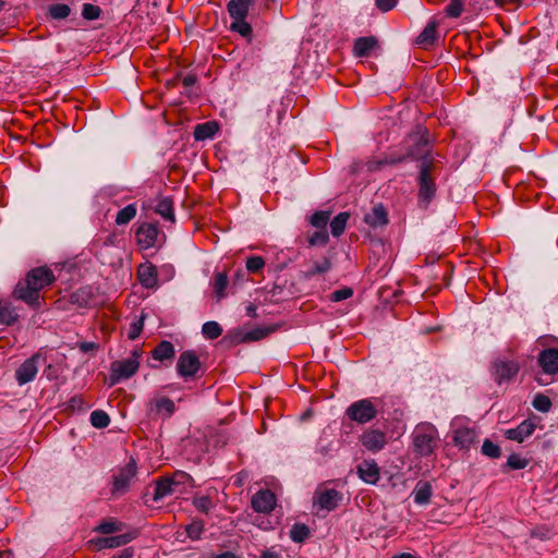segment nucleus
I'll use <instances>...</instances> for the list:
<instances>
[{"instance_id":"nucleus-16","label":"nucleus","mask_w":558,"mask_h":558,"mask_svg":"<svg viewBox=\"0 0 558 558\" xmlns=\"http://www.w3.org/2000/svg\"><path fill=\"white\" fill-rule=\"evenodd\" d=\"M136 537V532H128L114 536L98 537L95 539V545L98 549L104 548H118L132 542Z\"/></svg>"},{"instance_id":"nucleus-29","label":"nucleus","mask_w":558,"mask_h":558,"mask_svg":"<svg viewBox=\"0 0 558 558\" xmlns=\"http://www.w3.org/2000/svg\"><path fill=\"white\" fill-rule=\"evenodd\" d=\"M218 131V126L214 122H206L203 124H198L195 128L194 136L196 140H206L213 137Z\"/></svg>"},{"instance_id":"nucleus-44","label":"nucleus","mask_w":558,"mask_h":558,"mask_svg":"<svg viewBox=\"0 0 558 558\" xmlns=\"http://www.w3.org/2000/svg\"><path fill=\"white\" fill-rule=\"evenodd\" d=\"M529 461L517 453H512L509 456L507 460V466L511 470H522L526 468Z\"/></svg>"},{"instance_id":"nucleus-23","label":"nucleus","mask_w":558,"mask_h":558,"mask_svg":"<svg viewBox=\"0 0 558 558\" xmlns=\"http://www.w3.org/2000/svg\"><path fill=\"white\" fill-rule=\"evenodd\" d=\"M437 27L438 23L430 21L417 36L416 44L422 48L432 46L437 40Z\"/></svg>"},{"instance_id":"nucleus-18","label":"nucleus","mask_w":558,"mask_h":558,"mask_svg":"<svg viewBox=\"0 0 558 558\" xmlns=\"http://www.w3.org/2000/svg\"><path fill=\"white\" fill-rule=\"evenodd\" d=\"M535 428V420L527 418L519 424L515 428L507 429L506 437L510 440L522 442L525 438L530 437L534 433Z\"/></svg>"},{"instance_id":"nucleus-51","label":"nucleus","mask_w":558,"mask_h":558,"mask_svg":"<svg viewBox=\"0 0 558 558\" xmlns=\"http://www.w3.org/2000/svg\"><path fill=\"white\" fill-rule=\"evenodd\" d=\"M204 531V524L201 521H194L186 526V533L190 538L198 539Z\"/></svg>"},{"instance_id":"nucleus-34","label":"nucleus","mask_w":558,"mask_h":558,"mask_svg":"<svg viewBox=\"0 0 558 558\" xmlns=\"http://www.w3.org/2000/svg\"><path fill=\"white\" fill-rule=\"evenodd\" d=\"M202 332L205 338L214 340L221 336L222 328L217 322H207L203 325Z\"/></svg>"},{"instance_id":"nucleus-9","label":"nucleus","mask_w":558,"mask_h":558,"mask_svg":"<svg viewBox=\"0 0 558 558\" xmlns=\"http://www.w3.org/2000/svg\"><path fill=\"white\" fill-rule=\"evenodd\" d=\"M493 369V377L495 381L500 385L513 379L517 376L520 366L518 362L513 360L497 359L494 362Z\"/></svg>"},{"instance_id":"nucleus-36","label":"nucleus","mask_w":558,"mask_h":558,"mask_svg":"<svg viewBox=\"0 0 558 558\" xmlns=\"http://www.w3.org/2000/svg\"><path fill=\"white\" fill-rule=\"evenodd\" d=\"M123 523L117 520H108L100 523L96 531L102 534H111L116 532H120L123 529Z\"/></svg>"},{"instance_id":"nucleus-45","label":"nucleus","mask_w":558,"mask_h":558,"mask_svg":"<svg viewBox=\"0 0 558 558\" xmlns=\"http://www.w3.org/2000/svg\"><path fill=\"white\" fill-rule=\"evenodd\" d=\"M483 454L496 459L500 457V448L489 439H485L482 446Z\"/></svg>"},{"instance_id":"nucleus-64","label":"nucleus","mask_w":558,"mask_h":558,"mask_svg":"<svg viewBox=\"0 0 558 558\" xmlns=\"http://www.w3.org/2000/svg\"><path fill=\"white\" fill-rule=\"evenodd\" d=\"M4 7V2L2 0H0V11L3 9Z\"/></svg>"},{"instance_id":"nucleus-35","label":"nucleus","mask_w":558,"mask_h":558,"mask_svg":"<svg viewBox=\"0 0 558 558\" xmlns=\"http://www.w3.org/2000/svg\"><path fill=\"white\" fill-rule=\"evenodd\" d=\"M90 423L96 428H105L109 425L110 417L105 411L96 410L90 414Z\"/></svg>"},{"instance_id":"nucleus-25","label":"nucleus","mask_w":558,"mask_h":558,"mask_svg":"<svg viewBox=\"0 0 558 558\" xmlns=\"http://www.w3.org/2000/svg\"><path fill=\"white\" fill-rule=\"evenodd\" d=\"M433 487L429 482L420 481L412 493L414 502L424 506L430 501Z\"/></svg>"},{"instance_id":"nucleus-62","label":"nucleus","mask_w":558,"mask_h":558,"mask_svg":"<svg viewBox=\"0 0 558 558\" xmlns=\"http://www.w3.org/2000/svg\"><path fill=\"white\" fill-rule=\"evenodd\" d=\"M216 558H236V556L231 551H225V553L216 556Z\"/></svg>"},{"instance_id":"nucleus-8","label":"nucleus","mask_w":558,"mask_h":558,"mask_svg":"<svg viewBox=\"0 0 558 558\" xmlns=\"http://www.w3.org/2000/svg\"><path fill=\"white\" fill-rule=\"evenodd\" d=\"M41 361H45V357L40 353H36L19 366L15 371V378L20 386L35 379Z\"/></svg>"},{"instance_id":"nucleus-47","label":"nucleus","mask_w":558,"mask_h":558,"mask_svg":"<svg viewBox=\"0 0 558 558\" xmlns=\"http://www.w3.org/2000/svg\"><path fill=\"white\" fill-rule=\"evenodd\" d=\"M446 12L450 17H459L463 12V0H450L446 8Z\"/></svg>"},{"instance_id":"nucleus-2","label":"nucleus","mask_w":558,"mask_h":558,"mask_svg":"<svg viewBox=\"0 0 558 558\" xmlns=\"http://www.w3.org/2000/svg\"><path fill=\"white\" fill-rule=\"evenodd\" d=\"M412 440L415 452L422 457H428L438 447L439 436L433 424L421 423L414 428Z\"/></svg>"},{"instance_id":"nucleus-15","label":"nucleus","mask_w":558,"mask_h":558,"mask_svg":"<svg viewBox=\"0 0 558 558\" xmlns=\"http://www.w3.org/2000/svg\"><path fill=\"white\" fill-rule=\"evenodd\" d=\"M135 236L141 248H150L156 244L158 228L153 223H143L138 227Z\"/></svg>"},{"instance_id":"nucleus-46","label":"nucleus","mask_w":558,"mask_h":558,"mask_svg":"<svg viewBox=\"0 0 558 558\" xmlns=\"http://www.w3.org/2000/svg\"><path fill=\"white\" fill-rule=\"evenodd\" d=\"M101 9L98 5L85 3L83 5L82 15L85 20H97L100 16Z\"/></svg>"},{"instance_id":"nucleus-10","label":"nucleus","mask_w":558,"mask_h":558,"mask_svg":"<svg viewBox=\"0 0 558 558\" xmlns=\"http://www.w3.org/2000/svg\"><path fill=\"white\" fill-rule=\"evenodd\" d=\"M191 477L184 472L177 473L172 478H160L156 483L154 492V500H161L162 498L174 493V485L184 483Z\"/></svg>"},{"instance_id":"nucleus-5","label":"nucleus","mask_w":558,"mask_h":558,"mask_svg":"<svg viewBox=\"0 0 558 558\" xmlns=\"http://www.w3.org/2000/svg\"><path fill=\"white\" fill-rule=\"evenodd\" d=\"M452 440L461 449H469L477 440L474 426L463 417H457L451 423Z\"/></svg>"},{"instance_id":"nucleus-11","label":"nucleus","mask_w":558,"mask_h":558,"mask_svg":"<svg viewBox=\"0 0 558 558\" xmlns=\"http://www.w3.org/2000/svg\"><path fill=\"white\" fill-rule=\"evenodd\" d=\"M201 362L193 351H184L180 354L177 371L181 377H193L199 369Z\"/></svg>"},{"instance_id":"nucleus-32","label":"nucleus","mask_w":558,"mask_h":558,"mask_svg":"<svg viewBox=\"0 0 558 558\" xmlns=\"http://www.w3.org/2000/svg\"><path fill=\"white\" fill-rule=\"evenodd\" d=\"M17 319V314L8 302L0 301V324L11 325Z\"/></svg>"},{"instance_id":"nucleus-61","label":"nucleus","mask_w":558,"mask_h":558,"mask_svg":"<svg viewBox=\"0 0 558 558\" xmlns=\"http://www.w3.org/2000/svg\"><path fill=\"white\" fill-rule=\"evenodd\" d=\"M392 558H420V557L412 555L410 553H402V554L395 555Z\"/></svg>"},{"instance_id":"nucleus-22","label":"nucleus","mask_w":558,"mask_h":558,"mask_svg":"<svg viewBox=\"0 0 558 558\" xmlns=\"http://www.w3.org/2000/svg\"><path fill=\"white\" fill-rule=\"evenodd\" d=\"M364 221L372 228H378L388 223L387 211L383 205H376L366 214Z\"/></svg>"},{"instance_id":"nucleus-38","label":"nucleus","mask_w":558,"mask_h":558,"mask_svg":"<svg viewBox=\"0 0 558 558\" xmlns=\"http://www.w3.org/2000/svg\"><path fill=\"white\" fill-rule=\"evenodd\" d=\"M246 17L233 19L230 25L231 31L239 33L243 37H247L252 33L251 25L245 21Z\"/></svg>"},{"instance_id":"nucleus-31","label":"nucleus","mask_w":558,"mask_h":558,"mask_svg":"<svg viewBox=\"0 0 558 558\" xmlns=\"http://www.w3.org/2000/svg\"><path fill=\"white\" fill-rule=\"evenodd\" d=\"M136 213H137V209L134 204H130V205L125 206L124 208H122L121 210L118 211V214L116 216V223L118 226L129 223L132 219L135 218Z\"/></svg>"},{"instance_id":"nucleus-30","label":"nucleus","mask_w":558,"mask_h":558,"mask_svg":"<svg viewBox=\"0 0 558 558\" xmlns=\"http://www.w3.org/2000/svg\"><path fill=\"white\" fill-rule=\"evenodd\" d=\"M349 214L343 211L338 214L331 221H330V230L333 236H339L344 232L347 222L349 220Z\"/></svg>"},{"instance_id":"nucleus-19","label":"nucleus","mask_w":558,"mask_h":558,"mask_svg":"<svg viewBox=\"0 0 558 558\" xmlns=\"http://www.w3.org/2000/svg\"><path fill=\"white\" fill-rule=\"evenodd\" d=\"M148 411L158 415L171 416L175 411L174 402L168 397H157L147 404Z\"/></svg>"},{"instance_id":"nucleus-21","label":"nucleus","mask_w":558,"mask_h":558,"mask_svg":"<svg viewBox=\"0 0 558 558\" xmlns=\"http://www.w3.org/2000/svg\"><path fill=\"white\" fill-rule=\"evenodd\" d=\"M357 474L367 484H376L379 480V468L374 460H364L357 465Z\"/></svg>"},{"instance_id":"nucleus-12","label":"nucleus","mask_w":558,"mask_h":558,"mask_svg":"<svg viewBox=\"0 0 558 558\" xmlns=\"http://www.w3.org/2000/svg\"><path fill=\"white\" fill-rule=\"evenodd\" d=\"M342 499V494L333 488H318L315 493L314 504L320 509L331 511L336 509Z\"/></svg>"},{"instance_id":"nucleus-43","label":"nucleus","mask_w":558,"mask_h":558,"mask_svg":"<svg viewBox=\"0 0 558 558\" xmlns=\"http://www.w3.org/2000/svg\"><path fill=\"white\" fill-rule=\"evenodd\" d=\"M269 335V329L265 328H255L253 330H250L245 332L242 336V341H257L260 340Z\"/></svg>"},{"instance_id":"nucleus-1","label":"nucleus","mask_w":558,"mask_h":558,"mask_svg":"<svg viewBox=\"0 0 558 558\" xmlns=\"http://www.w3.org/2000/svg\"><path fill=\"white\" fill-rule=\"evenodd\" d=\"M54 275L47 267L32 269L24 281H20L14 289V296L29 305L39 303V291L54 281Z\"/></svg>"},{"instance_id":"nucleus-17","label":"nucleus","mask_w":558,"mask_h":558,"mask_svg":"<svg viewBox=\"0 0 558 558\" xmlns=\"http://www.w3.org/2000/svg\"><path fill=\"white\" fill-rule=\"evenodd\" d=\"M538 365L546 375L558 373V349H545L538 355Z\"/></svg>"},{"instance_id":"nucleus-3","label":"nucleus","mask_w":558,"mask_h":558,"mask_svg":"<svg viewBox=\"0 0 558 558\" xmlns=\"http://www.w3.org/2000/svg\"><path fill=\"white\" fill-rule=\"evenodd\" d=\"M377 401L365 398L352 402L345 410V416L357 424H366L373 421L378 413Z\"/></svg>"},{"instance_id":"nucleus-50","label":"nucleus","mask_w":558,"mask_h":558,"mask_svg":"<svg viewBox=\"0 0 558 558\" xmlns=\"http://www.w3.org/2000/svg\"><path fill=\"white\" fill-rule=\"evenodd\" d=\"M533 407L541 412H548L551 407V402L548 397L544 395H536L533 400Z\"/></svg>"},{"instance_id":"nucleus-20","label":"nucleus","mask_w":558,"mask_h":558,"mask_svg":"<svg viewBox=\"0 0 558 558\" xmlns=\"http://www.w3.org/2000/svg\"><path fill=\"white\" fill-rule=\"evenodd\" d=\"M137 278L143 287L153 289L157 287V269L150 263L141 264L137 268Z\"/></svg>"},{"instance_id":"nucleus-13","label":"nucleus","mask_w":558,"mask_h":558,"mask_svg":"<svg viewBox=\"0 0 558 558\" xmlns=\"http://www.w3.org/2000/svg\"><path fill=\"white\" fill-rule=\"evenodd\" d=\"M276 506V496L269 489L257 492L252 498V507L256 512L269 513Z\"/></svg>"},{"instance_id":"nucleus-27","label":"nucleus","mask_w":558,"mask_h":558,"mask_svg":"<svg viewBox=\"0 0 558 558\" xmlns=\"http://www.w3.org/2000/svg\"><path fill=\"white\" fill-rule=\"evenodd\" d=\"M155 211L160 215L165 220L174 222V208L171 197H161L157 204Z\"/></svg>"},{"instance_id":"nucleus-56","label":"nucleus","mask_w":558,"mask_h":558,"mask_svg":"<svg viewBox=\"0 0 558 558\" xmlns=\"http://www.w3.org/2000/svg\"><path fill=\"white\" fill-rule=\"evenodd\" d=\"M327 241V235L326 234H320V233H315L312 238H311V244H316L318 242H322V243H325Z\"/></svg>"},{"instance_id":"nucleus-58","label":"nucleus","mask_w":558,"mask_h":558,"mask_svg":"<svg viewBox=\"0 0 558 558\" xmlns=\"http://www.w3.org/2000/svg\"><path fill=\"white\" fill-rule=\"evenodd\" d=\"M80 348L82 351L88 352V351L96 349V344L94 342H83V343H81Z\"/></svg>"},{"instance_id":"nucleus-54","label":"nucleus","mask_w":558,"mask_h":558,"mask_svg":"<svg viewBox=\"0 0 558 558\" xmlns=\"http://www.w3.org/2000/svg\"><path fill=\"white\" fill-rule=\"evenodd\" d=\"M398 0H375L376 7L381 12H388L393 9L397 4Z\"/></svg>"},{"instance_id":"nucleus-55","label":"nucleus","mask_w":558,"mask_h":558,"mask_svg":"<svg viewBox=\"0 0 558 558\" xmlns=\"http://www.w3.org/2000/svg\"><path fill=\"white\" fill-rule=\"evenodd\" d=\"M69 407L72 410L82 411V410H86L88 408V404H86L81 397L75 396V397L71 398V400L69 402Z\"/></svg>"},{"instance_id":"nucleus-7","label":"nucleus","mask_w":558,"mask_h":558,"mask_svg":"<svg viewBox=\"0 0 558 558\" xmlns=\"http://www.w3.org/2000/svg\"><path fill=\"white\" fill-rule=\"evenodd\" d=\"M418 203L426 207L436 193V184L430 177V165L424 162L418 175Z\"/></svg>"},{"instance_id":"nucleus-57","label":"nucleus","mask_w":558,"mask_h":558,"mask_svg":"<svg viewBox=\"0 0 558 558\" xmlns=\"http://www.w3.org/2000/svg\"><path fill=\"white\" fill-rule=\"evenodd\" d=\"M195 82H196V77L194 75H186L183 77V81H182V83L185 87L193 86L195 84Z\"/></svg>"},{"instance_id":"nucleus-33","label":"nucleus","mask_w":558,"mask_h":558,"mask_svg":"<svg viewBox=\"0 0 558 558\" xmlns=\"http://www.w3.org/2000/svg\"><path fill=\"white\" fill-rule=\"evenodd\" d=\"M311 535V531L307 525L296 523L290 530V538L294 543H303Z\"/></svg>"},{"instance_id":"nucleus-42","label":"nucleus","mask_w":558,"mask_h":558,"mask_svg":"<svg viewBox=\"0 0 558 558\" xmlns=\"http://www.w3.org/2000/svg\"><path fill=\"white\" fill-rule=\"evenodd\" d=\"M144 327V316H141L140 318L134 319L129 327L128 337L131 340H135L140 337L142 330Z\"/></svg>"},{"instance_id":"nucleus-6","label":"nucleus","mask_w":558,"mask_h":558,"mask_svg":"<svg viewBox=\"0 0 558 558\" xmlns=\"http://www.w3.org/2000/svg\"><path fill=\"white\" fill-rule=\"evenodd\" d=\"M137 466L133 459H131L124 466L120 468L112 476L111 494L121 496L125 494L133 480L136 476Z\"/></svg>"},{"instance_id":"nucleus-59","label":"nucleus","mask_w":558,"mask_h":558,"mask_svg":"<svg viewBox=\"0 0 558 558\" xmlns=\"http://www.w3.org/2000/svg\"><path fill=\"white\" fill-rule=\"evenodd\" d=\"M260 558H279V555L272 550H265L262 553Z\"/></svg>"},{"instance_id":"nucleus-41","label":"nucleus","mask_w":558,"mask_h":558,"mask_svg":"<svg viewBox=\"0 0 558 558\" xmlns=\"http://www.w3.org/2000/svg\"><path fill=\"white\" fill-rule=\"evenodd\" d=\"M193 505L198 511L204 513H208L214 507L211 499L207 496L195 497Z\"/></svg>"},{"instance_id":"nucleus-4","label":"nucleus","mask_w":558,"mask_h":558,"mask_svg":"<svg viewBox=\"0 0 558 558\" xmlns=\"http://www.w3.org/2000/svg\"><path fill=\"white\" fill-rule=\"evenodd\" d=\"M141 352L134 350L132 355L121 361H114L110 366V385L113 386L123 379L132 377L140 367Z\"/></svg>"},{"instance_id":"nucleus-28","label":"nucleus","mask_w":558,"mask_h":558,"mask_svg":"<svg viewBox=\"0 0 558 558\" xmlns=\"http://www.w3.org/2000/svg\"><path fill=\"white\" fill-rule=\"evenodd\" d=\"M157 361L172 360L174 356V347L170 341H161L151 352Z\"/></svg>"},{"instance_id":"nucleus-14","label":"nucleus","mask_w":558,"mask_h":558,"mask_svg":"<svg viewBox=\"0 0 558 558\" xmlns=\"http://www.w3.org/2000/svg\"><path fill=\"white\" fill-rule=\"evenodd\" d=\"M362 445L369 451L377 452L381 450L386 442V434L379 429H367L361 436Z\"/></svg>"},{"instance_id":"nucleus-40","label":"nucleus","mask_w":558,"mask_h":558,"mask_svg":"<svg viewBox=\"0 0 558 558\" xmlns=\"http://www.w3.org/2000/svg\"><path fill=\"white\" fill-rule=\"evenodd\" d=\"M330 268V263L328 259H323L322 262H315L313 266L304 272L305 278H312L316 275L324 274L328 271Z\"/></svg>"},{"instance_id":"nucleus-26","label":"nucleus","mask_w":558,"mask_h":558,"mask_svg":"<svg viewBox=\"0 0 558 558\" xmlns=\"http://www.w3.org/2000/svg\"><path fill=\"white\" fill-rule=\"evenodd\" d=\"M253 0H231L228 3V12L232 19L246 17Z\"/></svg>"},{"instance_id":"nucleus-60","label":"nucleus","mask_w":558,"mask_h":558,"mask_svg":"<svg viewBox=\"0 0 558 558\" xmlns=\"http://www.w3.org/2000/svg\"><path fill=\"white\" fill-rule=\"evenodd\" d=\"M496 2L499 5H508V4L518 5L521 2V0H496Z\"/></svg>"},{"instance_id":"nucleus-49","label":"nucleus","mask_w":558,"mask_h":558,"mask_svg":"<svg viewBox=\"0 0 558 558\" xmlns=\"http://www.w3.org/2000/svg\"><path fill=\"white\" fill-rule=\"evenodd\" d=\"M265 266V260L262 256H251L246 260V269L250 272H257Z\"/></svg>"},{"instance_id":"nucleus-52","label":"nucleus","mask_w":558,"mask_h":558,"mask_svg":"<svg viewBox=\"0 0 558 558\" xmlns=\"http://www.w3.org/2000/svg\"><path fill=\"white\" fill-rule=\"evenodd\" d=\"M404 158L403 157H399V158H395V159H381V160H369L367 162V169L369 171H376L378 169H380L381 166L384 165H392V163H397V162H401Z\"/></svg>"},{"instance_id":"nucleus-39","label":"nucleus","mask_w":558,"mask_h":558,"mask_svg":"<svg viewBox=\"0 0 558 558\" xmlns=\"http://www.w3.org/2000/svg\"><path fill=\"white\" fill-rule=\"evenodd\" d=\"M71 13V9L68 4L57 3L49 8V14L54 20L66 19Z\"/></svg>"},{"instance_id":"nucleus-53","label":"nucleus","mask_w":558,"mask_h":558,"mask_svg":"<svg viewBox=\"0 0 558 558\" xmlns=\"http://www.w3.org/2000/svg\"><path fill=\"white\" fill-rule=\"evenodd\" d=\"M352 294H353V290L351 288H342V289L333 291L330 294V301L340 302V301L351 298Z\"/></svg>"},{"instance_id":"nucleus-63","label":"nucleus","mask_w":558,"mask_h":558,"mask_svg":"<svg viewBox=\"0 0 558 558\" xmlns=\"http://www.w3.org/2000/svg\"><path fill=\"white\" fill-rule=\"evenodd\" d=\"M410 156H411L412 158H420V157H421V154L415 153V151H413V150H412V151L410 153Z\"/></svg>"},{"instance_id":"nucleus-48","label":"nucleus","mask_w":558,"mask_h":558,"mask_svg":"<svg viewBox=\"0 0 558 558\" xmlns=\"http://www.w3.org/2000/svg\"><path fill=\"white\" fill-rule=\"evenodd\" d=\"M330 217L329 211H316L311 217V223L316 228H325Z\"/></svg>"},{"instance_id":"nucleus-37","label":"nucleus","mask_w":558,"mask_h":558,"mask_svg":"<svg viewBox=\"0 0 558 558\" xmlns=\"http://www.w3.org/2000/svg\"><path fill=\"white\" fill-rule=\"evenodd\" d=\"M228 286V277L223 272H218L214 279V290L218 299H222L226 295V289Z\"/></svg>"},{"instance_id":"nucleus-24","label":"nucleus","mask_w":558,"mask_h":558,"mask_svg":"<svg viewBox=\"0 0 558 558\" xmlns=\"http://www.w3.org/2000/svg\"><path fill=\"white\" fill-rule=\"evenodd\" d=\"M377 47L376 38L368 37H360L354 41L353 52L356 57H368L372 51Z\"/></svg>"}]
</instances>
